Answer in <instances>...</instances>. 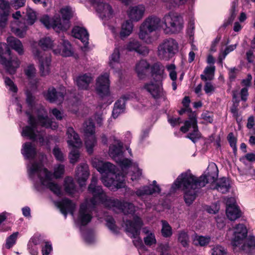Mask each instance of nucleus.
<instances>
[{
    "mask_svg": "<svg viewBox=\"0 0 255 255\" xmlns=\"http://www.w3.org/2000/svg\"><path fill=\"white\" fill-rule=\"evenodd\" d=\"M97 177L93 175L88 187V191L92 194L93 197L91 199L86 198L85 202L80 205L77 218V222L79 225L85 226L91 221L92 210L95 205L99 204H103L117 213L123 212L127 215L134 214L136 207L133 204L108 198L102 187L97 186Z\"/></svg>",
    "mask_w": 255,
    "mask_h": 255,
    "instance_id": "f257e3e1",
    "label": "nucleus"
},
{
    "mask_svg": "<svg viewBox=\"0 0 255 255\" xmlns=\"http://www.w3.org/2000/svg\"><path fill=\"white\" fill-rule=\"evenodd\" d=\"M21 153L25 159L30 160L27 165V172L36 190L47 188L54 194L61 195V187L53 180L52 173L43 167L45 156L42 154L38 157L34 145L30 142L23 144Z\"/></svg>",
    "mask_w": 255,
    "mask_h": 255,
    "instance_id": "f03ea898",
    "label": "nucleus"
},
{
    "mask_svg": "<svg viewBox=\"0 0 255 255\" xmlns=\"http://www.w3.org/2000/svg\"><path fill=\"white\" fill-rule=\"evenodd\" d=\"M218 168L214 163H210L206 171L197 178L188 170L180 174L172 184L171 191L174 192L182 188L186 204L191 205L195 200L199 188L204 187L208 183L214 182L218 177Z\"/></svg>",
    "mask_w": 255,
    "mask_h": 255,
    "instance_id": "7ed1b4c3",
    "label": "nucleus"
},
{
    "mask_svg": "<svg viewBox=\"0 0 255 255\" xmlns=\"http://www.w3.org/2000/svg\"><path fill=\"white\" fill-rule=\"evenodd\" d=\"M32 113L34 116L36 117V119L31 115L29 112H26L27 114L29 115V126L22 128L21 135L23 137H27L30 139L38 140L40 143H43V135L38 130V126L55 129L57 128L58 125L56 123L52 122L48 118L47 112L43 107H40L34 112L32 110Z\"/></svg>",
    "mask_w": 255,
    "mask_h": 255,
    "instance_id": "20e7f679",
    "label": "nucleus"
},
{
    "mask_svg": "<svg viewBox=\"0 0 255 255\" xmlns=\"http://www.w3.org/2000/svg\"><path fill=\"white\" fill-rule=\"evenodd\" d=\"M92 164L94 167L103 174L102 181L105 186L108 187H114L121 188L125 187V175L117 174L116 167L109 162H104L98 158L92 160Z\"/></svg>",
    "mask_w": 255,
    "mask_h": 255,
    "instance_id": "39448f33",
    "label": "nucleus"
},
{
    "mask_svg": "<svg viewBox=\"0 0 255 255\" xmlns=\"http://www.w3.org/2000/svg\"><path fill=\"white\" fill-rule=\"evenodd\" d=\"M109 140L110 142H112L109 147L110 156L120 165L123 172L126 173V170L130 167L131 173L130 175L131 180L139 179L142 174L141 170L138 167L136 163L132 164L130 160L125 158L122 143L115 136H111Z\"/></svg>",
    "mask_w": 255,
    "mask_h": 255,
    "instance_id": "423d86ee",
    "label": "nucleus"
},
{
    "mask_svg": "<svg viewBox=\"0 0 255 255\" xmlns=\"http://www.w3.org/2000/svg\"><path fill=\"white\" fill-rule=\"evenodd\" d=\"M150 73L152 80L146 83L142 89L148 92L154 99H159L164 96L162 81L166 77L164 67L159 62L153 64L150 66Z\"/></svg>",
    "mask_w": 255,
    "mask_h": 255,
    "instance_id": "0eeeda50",
    "label": "nucleus"
},
{
    "mask_svg": "<svg viewBox=\"0 0 255 255\" xmlns=\"http://www.w3.org/2000/svg\"><path fill=\"white\" fill-rule=\"evenodd\" d=\"M60 13L63 19V23L59 16L51 19L47 15L42 16L40 21L48 29L52 28L57 32L66 31L69 27L68 20L72 16V10L70 7L65 6L61 9Z\"/></svg>",
    "mask_w": 255,
    "mask_h": 255,
    "instance_id": "6e6552de",
    "label": "nucleus"
},
{
    "mask_svg": "<svg viewBox=\"0 0 255 255\" xmlns=\"http://www.w3.org/2000/svg\"><path fill=\"white\" fill-rule=\"evenodd\" d=\"M161 28H162V23L160 18L155 16H149L140 24L138 37L145 43L150 44L155 40L151 33Z\"/></svg>",
    "mask_w": 255,
    "mask_h": 255,
    "instance_id": "1a4fd4ad",
    "label": "nucleus"
},
{
    "mask_svg": "<svg viewBox=\"0 0 255 255\" xmlns=\"http://www.w3.org/2000/svg\"><path fill=\"white\" fill-rule=\"evenodd\" d=\"M247 229L242 224L236 225L233 229H230L227 234V238L231 240V244L237 250L246 249V246L243 245L244 240L247 236Z\"/></svg>",
    "mask_w": 255,
    "mask_h": 255,
    "instance_id": "9d476101",
    "label": "nucleus"
},
{
    "mask_svg": "<svg viewBox=\"0 0 255 255\" xmlns=\"http://www.w3.org/2000/svg\"><path fill=\"white\" fill-rule=\"evenodd\" d=\"M66 134L68 146L72 148L69 155V158L70 163L74 164L79 160L80 152L78 149L82 146V143L79 135L72 128H67Z\"/></svg>",
    "mask_w": 255,
    "mask_h": 255,
    "instance_id": "9b49d317",
    "label": "nucleus"
},
{
    "mask_svg": "<svg viewBox=\"0 0 255 255\" xmlns=\"http://www.w3.org/2000/svg\"><path fill=\"white\" fill-rule=\"evenodd\" d=\"M162 28L168 33L180 31L183 27V19L179 14L170 12L162 18Z\"/></svg>",
    "mask_w": 255,
    "mask_h": 255,
    "instance_id": "f8f14e48",
    "label": "nucleus"
},
{
    "mask_svg": "<svg viewBox=\"0 0 255 255\" xmlns=\"http://www.w3.org/2000/svg\"><path fill=\"white\" fill-rule=\"evenodd\" d=\"M10 50L5 43L0 44V62L4 65L7 71L10 74H14L16 69L19 65V61L16 57H11Z\"/></svg>",
    "mask_w": 255,
    "mask_h": 255,
    "instance_id": "ddd939ff",
    "label": "nucleus"
},
{
    "mask_svg": "<svg viewBox=\"0 0 255 255\" xmlns=\"http://www.w3.org/2000/svg\"><path fill=\"white\" fill-rule=\"evenodd\" d=\"M178 43L173 39H168L160 43L157 50L159 59L168 60L178 51Z\"/></svg>",
    "mask_w": 255,
    "mask_h": 255,
    "instance_id": "4468645a",
    "label": "nucleus"
},
{
    "mask_svg": "<svg viewBox=\"0 0 255 255\" xmlns=\"http://www.w3.org/2000/svg\"><path fill=\"white\" fill-rule=\"evenodd\" d=\"M94 5L99 16L105 24L108 23L115 15V12L112 6L104 0H94Z\"/></svg>",
    "mask_w": 255,
    "mask_h": 255,
    "instance_id": "2eb2a0df",
    "label": "nucleus"
},
{
    "mask_svg": "<svg viewBox=\"0 0 255 255\" xmlns=\"http://www.w3.org/2000/svg\"><path fill=\"white\" fill-rule=\"evenodd\" d=\"M143 225L142 221L138 216H135L133 217V221L127 220L125 223V228L128 235L133 238H137V240L133 242L135 246L141 244V240L138 238L140 230Z\"/></svg>",
    "mask_w": 255,
    "mask_h": 255,
    "instance_id": "dca6fc26",
    "label": "nucleus"
},
{
    "mask_svg": "<svg viewBox=\"0 0 255 255\" xmlns=\"http://www.w3.org/2000/svg\"><path fill=\"white\" fill-rule=\"evenodd\" d=\"M190 128H193V132L189 133L187 137L195 143L201 137V134L198 129L197 116L195 113L190 114L189 120L185 122L184 125L180 128V130L185 133Z\"/></svg>",
    "mask_w": 255,
    "mask_h": 255,
    "instance_id": "f3484780",
    "label": "nucleus"
},
{
    "mask_svg": "<svg viewBox=\"0 0 255 255\" xmlns=\"http://www.w3.org/2000/svg\"><path fill=\"white\" fill-rule=\"evenodd\" d=\"M32 54L35 60L38 61L41 75L45 76L50 72L51 57L45 55L37 48L32 49Z\"/></svg>",
    "mask_w": 255,
    "mask_h": 255,
    "instance_id": "a211bd4d",
    "label": "nucleus"
},
{
    "mask_svg": "<svg viewBox=\"0 0 255 255\" xmlns=\"http://www.w3.org/2000/svg\"><path fill=\"white\" fill-rule=\"evenodd\" d=\"M84 131L88 137L85 140V145L87 152L91 154L93 147L96 144V138L94 135L95 133V126L91 120L86 121L83 125Z\"/></svg>",
    "mask_w": 255,
    "mask_h": 255,
    "instance_id": "6ab92c4d",
    "label": "nucleus"
},
{
    "mask_svg": "<svg viewBox=\"0 0 255 255\" xmlns=\"http://www.w3.org/2000/svg\"><path fill=\"white\" fill-rule=\"evenodd\" d=\"M109 76V73L105 72L100 75L96 79L95 89L97 94L102 97L110 94Z\"/></svg>",
    "mask_w": 255,
    "mask_h": 255,
    "instance_id": "aec40b11",
    "label": "nucleus"
},
{
    "mask_svg": "<svg viewBox=\"0 0 255 255\" xmlns=\"http://www.w3.org/2000/svg\"><path fill=\"white\" fill-rule=\"evenodd\" d=\"M12 17L14 19V20L11 23L10 25L12 32L20 38L23 37L26 34L27 27L25 22L22 23L18 20L21 17L20 11H17L13 13Z\"/></svg>",
    "mask_w": 255,
    "mask_h": 255,
    "instance_id": "412c9836",
    "label": "nucleus"
},
{
    "mask_svg": "<svg viewBox=\"0 0 255 255\" xmlns=\"http://www.w3.org/2000/svg\"><path fill=\"white\" fill-rule=\"evenodd\" d=\"M89 176L88 165L85 163H81L76 168L75 178L81 187L86 185Z\"/></svg>",
    "mask_w": 255,
    "mask_h": 255,
    "instance_id": "4be33fe9",
    "label": "nucleus"
},
{
    "mask_svg": "<svg viewBox=\"0 0 255 255\" xmlns=\"http://www.w3.org/2000/svg\"><path fill=\"white\" fill-rule=\"evenodd\" d=\"M134 96L135 95L133 93L127 94L123 95L115 103L112 113L114 118H117L120 114L125 112L126 102L132 99Z\"/></svg>",
    "mask_w": 255,
    "mask_h": 255,
    "instance_id": "5701e85b",
    "label": "nucleus"
},
{
    "mask_svg": "<svg viewBox=\"0 0 255 255\" xmlns=\"http://www.w3.org/2000/svg\"><path fill=\"white\" fill-rule=\"evenodd\" d=\"M93 77L91 73H82L77 76L74 79L75 83L79 89L87 90L93 81Z\"/></svg>",
    "mask_w": 255,
    "mask_h": 255,
    "instance_id": "b1692460",
    "label": "nucleus"
},
{
    "mask_svg": "<svg viewBox=\"0 0 255 255\" xmlns=\"http://www.w3.org/2000/svg\"><path fill=\"white\" fill-rule=\"evenodd\" d=\"M65 93V88L63 87L60 89V91H58L53 87H50L47 92L44 94L46 100L51 103L56 102H61L64 99V94Z\"/></svg>",
    "mask_w": 255,
    "mask_h": 255,
    "instance_id": "393cba45",
    "label": "nucleus"
},
{
    "mask_svg": "<svg viewBox=\"0 0 255 255\" xmlns=\"http://www.w3.org/2000/svg\"><path fill=\"white\" fill-rule=\"evenodd\" d=\"M53 53L55 54L61 55L62 56L69 57L73 55V50L69 41L62 39L60 45H58L56 48L53 49Z\"/></svg>",
    "mask_w": 255,
    "mask_h": 255,
    "instance_id": "a878e982",
    "label": "nucleus"
},
{
    "mask_svg": "<svg viewBox=\"0 0 255 255\" xmlns=\"http://www.w3.org/2000/svg\"><path fill=\"white\" fill-rule=\"evenodd\" d=\"M145 7L143 5H138L129 7L127 10V15L130 21H138L143 16Z\"/></svg>",
    "mask_w": 255,
    "mask_h": 255,
    "instance_id": "bb28decb",
    "label": "nucleus"
},
{
    "mask_svg": "<svg viewBox=\"0 0 255 255\" xmlns=\"http://www.w3.org/2000/svg\"><path fill=\"white\" fill-rule=\"evenodd\" d=\"M10 3L5 0H0V26L4 27L7 24L10 13Z\"/></svg>",
    "mask_w": 255,
    "mask_h": 255,
    "instance_id": "cd10ccee",
    "label": "nucleus"
},
{
    "mask_svg": "<svg viewBox=\"0 0 255 255\" xmlns=\"http://www.w3.org/2000/svg\"><path fill=\"white\" fill-rule=\"evenodd\" d=\"M55 205L60 209L61 213L66 217L68 213L73 215L76 205L71 201L64 199L62 201L55 202Z\"/></svg>",
    "mask_w": 255,
    "mask_h": 255,
    "instance_id": "c85d7f7f",
    "label": "nucleus"
},
{
    "mask_svg": "<svg viewBox=\"0 0 255 255\" xmlns=\"http://www.w3.org/2000/svg\"><path fill=\"white\" fill-rule=\"evenodd\" d=\"M160 191L159 186H143L137 188L135 192H132L131 195H132L135 193L138 197H142L154 193H159Z\"/></svg>",
    "mask_w": 255,
    "mask_h": 255,
    "instance_id": "c756f323",
    "label": "nucleus"
},
{
    "mask_svg": "<svg viewBox=\"0 0 255 255\" xmlns=\"http://www.w3.org/2000/svg\"><path fill=\"white\" fill-rule=\"evenodd\" d=\"M109 65L113 69L116 71L120 70L121 68L120 49L116 47L109 57Z\"/></svg>",
    "mask_w": 255,
    "mask_h": 255,
    "instance_id": "7c9ffc66",
    "label": "nucleus"
},
{
    "mask_svg": "<svg viewBox=\"0 0 255 255\" xmlns=\"http://www.w3.org/2000/svg\"><path fill=\"white\" fill-rule=\"evenodd\" d=\"M150 65L149 63L144 59L139 60L135 65V70L139 78L142 79L147 75V71Z\"/></svg>",
    "mask_w": 255,
    "mask_h": 255,
    "instance_id": "2f4dec72",
    "label": "nucleus"
},
{
    "mask_svg": "<svg viewBox=\"0 0 255 255\" xmlns=\"http://www.w3.org/2000/svg\"><path fill=\"white\" fill-rule=\"evenodd\" d=\"M72 33L74 37L80 39L85 45L88 43L89 34L85 28L75 26L73 28Z\"/></svg>",
    "mask_w": 255,
    "mask_h": 255,
    "instance_id": "473e14b6",
    "label": "nucleus"
},
{
    "mask_svg": "<svg viewBox=\"0 0 255 255\" xmlns=\"http://www.w3.org/2000/svg\"><path fill=\"white\" fill-rule=\"evenodd\" d=\"M133 24L132 21L127 20L121 25V29L120 32V36L124 39L129 36L132 32Z\"/></svg>",
    "mask_w": 255,
    "mask_h": 255,
    "instance_id": "72a5a7b5",
    "label": "nucleus"
},
{
    "mask_svg": "<svg viewBox=\"0 0 255 255\" xmlns=\"http://www.w3.org/2000/svg\"><path fill=\"white\" fill-rule=\"evenodd\" d=\"M8 45L15 50L19 54L23 53V45L21 41L17 38L10 36L7 38Z\"/></svg>",
    "mask_w": 255,
    "mask_h": 255,
    "instance_id": "f704fd0d",
    "label": "nucleus"
},
{
    "mask_svg": "<svg viewBox=\"0 0 255 255\" xmlns=\"http://www.w3.org/2000/svg\"><path fill=\"white\" fill-rule=\"evenodd\" d=\"M230 188V184L228 179L225 177L218 179L217 181L215 189L219 192L225 194Z\"/></svg>",
    "mask_w": 255,
    "mask_h": 255,
    "instance_id": "c9c22d12",
    "label": "nucleus"
},
{
    "mask_svg": "<svg viewBox=\"0 0 255 255\" xmlns=\"http://www.w3.org/2000/svg\"><path fill=\"white\" fill-rule=\"evenodd\" d=\"M38 45L44 50L52 49L53 51V49L57 47L56 44L48 37L41 38L39 41Z\"/></svg>",
    "mask_w": 255,
    "mask_h": 255,
    "instance_id": "e433bc0d",
    "label": "nucleus"
},
{
    "mask_svg": "<svg viewBox=\"0 0 255 255\" xmlns=\"http://www.w3.org/2000/svg\"><path fill=\"white\" fill-rule=\"evenodd\" d=\"M226 215L228 219L235 221L241 216V212L238 206L226 208Z\"/></svg>",
    "mask_w": 255,
    "mask_h": 255,
    "instance_id": "4c0bfd02",
    "label": "nucleus"
},
{
    "mask_svg": "<svg viewBox=\"0 0 255 255\" xmlns=\"http://www.w3.org/2000/svg\"><path fill=\"white\" fill-rule=\"evenodd\" d=\"M142 232L146 235V237L144 238V242L145 245L152 246L156 244V240L153 233L151 232L147 227L143 228Z\"/></svg>",
    "mask_w": 255,
    "mask_h": 255,
    "instance_id": "58836bf2",
    "label": "nucleus"
},
{
    "mask_svg": "<svg viewBox=\"0 0 255 255\" xmlns=\"http://www.w3.org/2000/svg\"><path fill=\"white\" fill-rule=\"evenodd\" d=\"M64 187L65 191L70 195H73L77 191L72 177H67L65 179Z\"/></svg>",
    "mask_w": 255,
    "mask_h": 255,
    "instance_id": "ea45409f",
    "label": "nucleus"
},
{
    "mask_svg": "<svg viewBox=\"0 0 255 255\" xmlns=\"http://www.w3.org/2000/svg\"><path fill=\"white\" fill-rule=\"evenodd\" d=\"M215 71V67L213 65L207 66L204 70L203 74L201 75L202 80L206 81L213 79Z\"/></svg>",
    "mask_w": 255,
    "mask_h": 255,
    "instance_id": "a19ab883",
    "label": "nucleus"
},
{
    "mask_svg": "<svg viewBox=\"0 0 255 255\" xmlns=\"http://www.w3.org/2000/svg\"><path fill=\"white\" fill-rule=\"evenodd\" d=\"M164 5L168 9L178 7L184 4L187 0H160Z\"/></svg>",
    "mask_w": 255,
    "mask_h": 255,
    "instance_id": "79ce46f5",
    "label": "nucleus"
},
{
    "mask_svg": "<svg viewBox=\"0 0 255 255\" xmlns=\"http://www.w3.org/2000/svg\"><path fill=\"white\" fill-rule=\"evenodd\" d=\"M209 236H202L196 235L193 239V243L196 246L202 247L207 246L210 242Z\"/></svg>",
    "mask_w": 255,
    "mask_h": 255,
    "instance_id": "37998d69",
    "label": "nucleus"
},
{
    "mask_svg": "<svg viewBox=\"0 0 255 255\" xmlns=\"http://www.w3.org/2000/svg\"><path fill=\"white\" fill-rule=\"evenodd\" d=\"M162 223V235L164 237H169L172 234V230L169 224L164 220L161 221Z\"/></svg>",
    "mask_w": 255,
    "mask_h": 255,
    "instance_id": "c03bdc74",
    "label": "nucleus"
},
{
    "mask_svg": "<svg viewBox=\"0 0 255 255\" xmlns=\"http://www.w3.org/2000/svg\"><path fill=\"white\" fill-rule=\"evenodd\" d=\"M140 46V42L137 39H130L126 46V49L130 51L136 52Z\"/></svg>",
    "mask_w": 255,
    "mask_h": 255,
    "instance_id": "a18cd8bd",
    "label": "nucleus"
},
{
    "mask_svg": "<svg viewBox=\"0 0 255 255\" xmlns=\"http://www.w3.org/2000/svg\"><path fill=\"white\" fill-rule=\"evenodd\" d=\"M178 239L183 247H186L188 246L189 236L186 232L184 231H180L178 234Z\"/></svg>",
    "mask_w": 255,
    "mask_h": 255,
    "instance_id": "49530a36",
    "label": "nucleus"
},
{
    "mask_svg": "<svg viewBox=\"0 0 255 255\" xmlns=\"http://www.w3.org/2000/svg\"><path fill=\"white\" fill-rule=\"evenodd\" d=\"M237 47L236 44L231 45L226 48V49L222 52H221L219 55V61L222 63L223 60L225 58L226 56L231 52L234 50Z\"/></svg>",
    "mask_w": 255,
    "mask_h": 255,
    "instance_id": "de8ad7c7",
    "label": "nucleus"
},
{
    "mask_svg": "<svg viewBox=\"0 0 255 255\" xmlns=\"http://www.w3.org/2000/svg\"><path fill=\"white\" fill-rule=\"evenodd\" d=\"M26 16H27V18H26V23H25L26 24H27L28 25L33 24L34 23L35 20L36 19V13H35V11L31 8L27 9Z\"/></svg>",
    "mask_w": 255,
    "mask_h": 255,
    "instance_id": "09e8293b",
    "label": "nucleus"
},
{
    "mask_svg": "<svg viewBox=\"0 0 255 255\" xmlns=\"http://www.w3.org/2000/svg\"><path fill=\"white\" fill-rule=\"evenodd\" d=\"M25 75L29 79L33 78L36 75V70L33 64H29L25 69Z\"/></svg>",
    "mask_w": 255,
    "mask_h": 255,
    "instance_id": "8fccbe9b",
    "label": "nucleus"
},
{
    "mask_svg": "<svg viewBox=\"0 0 255 255\" xmlns=\"http://www.w3.org/2000/svg\"><path fill=\"white\" fill-rule=\"evenodd\" d=\"M18 233L15 232L11 235L6 239L5 247L7 249H10L15 243Z\"/></svg>",
    "mask_w": 255,
    "mask_h": 255,
    "instance_id": "3c124183",
    "label": "nucleus"
},
{
    "mask_svg": "<svg viewBox=\"0 0 255 255\" xmlns=\"http://www.w3.org/2000/svg\"><path fill=\"white\" fill-rule=\"evenodd\" d=\"M65 171L64 165L62 164H58L54 168V176L56 178L61 177Z\"/></svg>",
    "mask_w": 255,
    "mask_h": 255,
    "instance_id": "603ef678",
    "label": "nucleus"
},
{
    "mask_svg": "<svg viewBox=\"0 0 255 255\" xmlns=\"http://www.w3.org/2000/svg\"><path fill=\"white\" fill-rule=\"evenodd\" d=\"M227 250L220 245H216L212 249V255H226Z\"/></svg>",
    "mask_w": 255,
    "mask_h": 255,
    "instance_id": "864d4df0",
    "label": "nucleus"
},
{
    "mask_svg": "<svg viewBox=\"0 0 255 255\" xmlns=\"http://www.w3.org/2000/svg\"><path fill=\"white\" fill-rule=\"evenodd\" d=\"M107 227L113 232L116 233L118 231V228L115 225L114 219L112 217H108L106 219Z\"/></svg>",
    "mask_w": 255,
    "mask_h": 255,
    "instance_id": "5fc2aeb1",
    "label": "nucleus"
},
{
    "mask_svg": "<svg viewBox=\"0 0 255 255\" xmlns=\"http://www.w3.org/2000/svg\"><path fill=\"white\" fill-rule=\"evenodd\" d=\"M243 245L246 246V249L244 251H248L249 249L255 247V237H250L246 239L243 243Z\"/></svg>",
    "mask_w": 255,
    "mask_h": 255,
    "instance_id": "6e6d98bb",
    "label": "nucleus"
},
{
    "mask_svg": "<svg viewBox=\"0 0 255 255\" xmlns=\"http://www.w3.org/2000/svg\"><path fill=\"white\" fill-rule=\"evenodd\" d=\"M167 71L169 72V77L172 81H176L177 79V73L175 71V66L174 64H169L166 66Z\"/></svg>",
    "mask_w": 255,
    "mask_h": 255,
    "instance_id": "4d7b16f0",
    "label": "nucleus"
},
{
    "mask_svg": "<svg viewBox=\"0 0 255 255\" xmlns=\"http://www.w3.org/2000/svg\"><path fill=\"white\" fill-rule=\"evenodd\" d=\"M53 153L57 160L62 161L64 159V156L61 150L57 146H55L53 149Z\"/></svg>",
    "mask_w": 255,
    "mask_h": 255,
    "instance_id": "13d9d810",
    "label": "nucleus"
},
{
    "mask_svg": "<svg viewBox=\"0 0 255 255\" xmlns=\"http://www.w3.org/2000/svg\"><path fill=\"white\" fill-rule=\"evenodd\" d=\"M4 82L6 86L8 88V90L9 91L13 93H16L17 92V87L14 84L13 82L9 78H5Z\"/></svg>",
    "mask_w": 255,
    "mask_h": 255,
    "instance_id": "bf43d9fd",
    "label": "nucleus"
},
{
    "mask_svg": "<svg viewBox=\"0 0 255 255\" xmlns=\"http://www.w3.org/2000/svg\"><path fill=\"white\" fill-rule=\"evenodd\" d=\"M42 241V237L39 234H35L30 240L28 244L34 246L39 245Z\"/></svg>",
    "mask_w": 255,
    "mask_h": 255,
    "instance_id": "052dcab7",
    "label": "nucleus"
},
{
    "mask_svg": "<svg viewBox=\"0 0 255 255\" xmlns=\"http://www.w3.org/2000/svg\"><path fill=\"white\" fill-rule=\"evenodd\" d=\"M52 251V245L50 242H45V245L42 248V255H48Z\"/></svg>",
    "mask_w": 255,
    "mask_h": 255,
    "instance_id": "680f3d73",
    "label": "nucleus"
},
{
    "mask_svg": "<svg viewBox=\"0 0 255 255\" xmlns=\"http://www.w3.org/2000/svg\"><path fill=\"white\" fill-rule=\"evenodd\" d=\"M26 103L29 107H32L34 104L35 98L32 95V94L28 91L26 92Z\"/></svg>",
    "mask_w": 255,
    "mask_h": 255,
    "instance_id": "e2e57ef3",
    "label": "nucleus"
},
{
    "mask_svg": "<svg viewBox=\"0 0 255 255\" xmlns=\"http://www.w3.org/2000/svg\"><path fill=\"white\" fill-rule=\"evenodd\" d=\"M228 139L231 146L234 149H236V138L232 132L230 133L228 136Z\"/></svg>",
    "mask_w": 255,
    "mask_h": 255,
    "instance_id": "0e129e2a",
    "label": "nucleus"
},
{
    "mask_svg": "<svg viewBox=\"0 0 255 255\" xmlns=\"http://www.w3.org/2000/svg\"><path fill=\"white\" fill-rule=\"evenodd\" d=\"M25 2V0H11V3L15 9L23 6Z\"/></svg>",
    "mask_w": 255,
    "mask_h": 255,
    "instance_id": "69168bd1",
    "label": "nucleus"
},
{
    "mask_svg": "<svg viewBox=\"0 0 255 255\" xmlns=\"http://www.w3.org/2000/svg\"><path fill=\"white\" fill-rule=\"evenodd\" d=\"M149 50L147 46H142L140 44V47L138 48L136 52L143 56H146L149 53Z\"/></svg>",
    "mask_w": 255,
    "mask_h": 255,
    "instance_id": "338daca9",
    "label": "nucleus"
},
{
    "mask_svg": "<svg viewBox=\"0 0 255 255\" xmlns=\"http://www.w3.org/2000/svg\"><path fill=\"white\" fill-rule=\"evenodd\" d=\"M83 238L86 242L91 244L94 242L95 237L93 234L87 233L83 235Z\"/></svg>",
    "mask_w": 255,
    "mask_h": 255,
    "instance_id": "774afa93",
    "label": "nucleus"
}]
</instances>
